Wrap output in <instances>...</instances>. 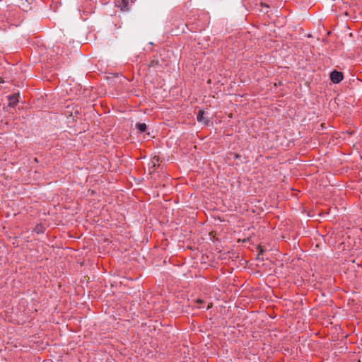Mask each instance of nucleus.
<instances>
[{"label":"nucleus","instance_id":"f257e3e1","mask_svg":"<svg viewBox=\"0 0 362 362\" xmlns=\"http://www.w3.org/2000/svg\"><path fill=\"white\" fill-rule=\"evenodd\" d=\"M250 7L259 12H262L264 13H268L270 5L267 1H264V0H254L250 2Z\"/></svg>","mask_w":362,"mask_h":362},{"label":"nucleus","instance_id":"f03ea898","mask_svg":"<svg viewBox=\"0 0 362 362\" xmlns=\"http://www.w3.org/2000/svg\"><path fill=\"white\" fill-rule=\"evenodd\" d=\"M329 78L333 83H339L344 79V74L337 70L332 71L329 74Z\"/></svg>","mask_w":362,"mask_h":362},{"label":"nucleus","instance_id":"7ed1b4c3","mask_svg":"<svg viewBox=\"0 0 362 362\" xmlns=\"http://www.w3.org/2000/svg\"><path fill=\"white\" fill-rule=\"evenodd\" d=\"M134 0H115V6L119 8L123 12L129 10V2H134Z\"/></svg>","mask_w":362,"mask_h":362},{"label":"nucleus","instance_id":"20e7f679","mask_svg":"<svg viewBox=\"0 0 362 362\" xmlns=\"http://www.w3.org/2000/svg\"><path fill=\"white\" fill-rule=\"evenodd\" d=\"M20 93H15L11 95H8L6 96V98L8 101V106L10 107H15L16 105L18 103Z\"/></svg>","mask_w":362,"mask_h":362},{"label":"nucleus","instance_id":"39448f33","mask_svg":"<svg viewBox=\"0 0 362 362\" xmlns=\"http://www.w3.org/2000/svg\"><path fill=\"white\" fill-rule=\"evenodd\" d=\"M204 113L205 112L203 110H199L197 115V120L198 122H202L205 125H208L210 122V120L204 116Z\"/></svg>","mask_w":362,"mask_h":362},{"label":"nucleus","instance_id":"423d86ee","mask_svg":"<svg viewBox=\"0 0 362 362\" xmlns=\"http://www.w3.org/2000/svg\"><path fill=\"white\" fill-rule=\"evenodd\" d=\"M160 66H161V64H160V62L157 59L151 60L148 64L149 69L156 70Z\"/></svg>","mask_w":362,"mask_h":362},{"label":"nucleus","instance_id":"0eeeda50","mask_svg":"<svg viewBox=\"0 0 362 362\" xmlns=\"http://www.w3.org/2000/svg\"><path fill=\"white\" fill-rule=\"evenodd\" d=\"M81 114V107L76 106L73 108V111L71 112L70 116L73 117V120L78 118V116Z\"/></svg>","mask_w":362,"mask_h":362},{"label":"nucleus","instance_id":"6e6552de","mask_svg":"<svg viewBox=\"0 0 362 362\" xmlns=\"http://www.w3.org/2000/svg\"><path fill=\"white\" fill-rule=\"evenodd\" d=\"M159 162V158L158 156H154L151 160V162L149 163V167L151 168L155 169L156 166H159L158 164Z\"/></svg>","mask_w":362,"mask_h":362},{"label":"nucleus","instance_id":"1a4fd4ad","mask_svg":"<svg viewBox=\"0 0 362 362\" xmlns=\"http://www.w3.org/2000/svg\"><path fill=\"white\" fill-rule=\"evenodd\" d=\"M135 127L140 132H145L147 129V126L145 123L138 122L136 124Z\"/></svg>","mask_w":362,"mask_h":362},{"label":"nucleus","instance_id":"9d476101","mask_svg":"<svg viewBox=\"0 0 362 362\" xmlns=\"http://www.w3.org/2000/svg\"><path fill=\"white\" fill-rule=\"evenodd\" d=\"M21 6H23V9L25 10V11H27L28 9H30L31 8L28 7V6L25 5L24 3H23Z\"/></svg>","mask_w":362,"mask_h":362},{"label":"nucleus","instance_id":"9b49d317","mask_svg":"<svg viewBox=\"0 0 362 362\" xmlns=\"http://www.w3.org/2000/svg\"><path fill=\"white\" fill-rule=\"evenodd\" d=\"M258 249H259V252L258 254V256H259V255H262L263 253L264 250L260 247H259Z\"/></svg>","mask_w":362,"mask_h":362},{"label":"nucleus","instance_id":"f8f14e48","mask_svg":"<svg viewBox=\"0 0 362 362\" xmlns=\"http://www.w3.org/2000/svg\"><path fill=\"white\" fill-rule=\"evenodd\" d=\"M240 158V156L239 154H235V158L238 159Z\"/></svg>","mask_w":362,"mask_h":362},{"label":"nucleus","instance_id":"ddd939ff","mask_svg":"<svg viewBox=\"0 0 362 362\" xmlns=\"http://www.w3.org/2000/svg\"><path fill=\"white\" fill-rule=\"evenodd\" d=\"M197 303H203V300H200V299H198V300H197Z\"/></svg>","mask_w":362,"mask_h":362},{"label":"nucleus","instance_id":"4468645a","mask_svg":"<svg viewBox=\"0 0 362 362\" xmlns=\"http://www.w3.org/2000/svg\"><path fill=\"white\" fill-rule=\"evenodd\" d=\"M33 0H26L28 4H30Z\"/></svg>","mask_w":362,"mask_h":362},{"label":"nucleus","instance_id":"2eb2a0df","mask_svg":"<svg viewBox=\"0 0 362 362\" xmlns=\"http://www.w3.org/2000/svg\"><path fill=\"white\" fill-rule=\"evenodd\" d=\"M37 228H38V226H37V227H36L35 230L37 231V233H39L40 231H39V230H37Z\"/></svg>","mask_w":362,"mask_h":362},{"label":"nucleus","instance_id":"dca6fc26","mask_svg":"<svg viewBox=\"0 0 362 362\" xmlns=\"http://www.w3.org/2000/svg\"><path fill=\"white\" fill-rule=\"evenodd\" d=\"M210 308V305H208L206 308V310H209Z\"/></svg>","mask_w":362,"mask_h":362}]
</instances>
